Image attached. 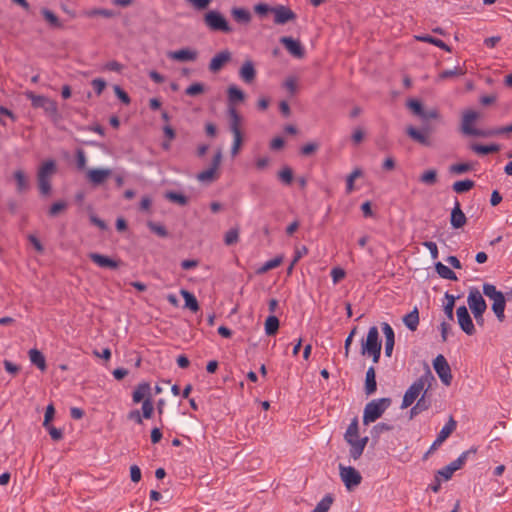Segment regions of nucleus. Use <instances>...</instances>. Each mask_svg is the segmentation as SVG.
<instances>
[{
	"instance_id": "obj_1",
	"label": "nucleus",
	"mask_w": 512,
	"mask_h": 512,
	"mask_svg": "<svg viewBox=\"0 0 512 512\" xmlns=\"http://www.w3.org/2000/svg\"><path fill=\"white\" fill-rule=\"evenodd\" d=\"M436 382L434 375L432 374L429 367L426 368L423 375H421L416 381H414L410 387L406 390L401 408L405 409L410 407L414 401L422 395L425 389L429 390L433 383Z\"/></svg>"
},
{
	"instance_id": "obj_2",
	"label": "nucleus",
	"mask_w": 512,
	"mask_h": 512,
	"mask_svg": "<svg viewBox=\"0 0 512 512\" xmlns=\"http://www.w3.org/2000/svg\"><path fill=\"white\" fill-rule=\"evenodd\" d=\"M392 400L388 397L374 399L365 405L363 412V424L368 425L379 419L391 405Z\"/></svg>"
},
{
	"instance_id": "obj_3",
	"label": "nucleus",
	"mask_w": 512,
	"mask_h": 512,
	"mask_svg": "<svg viewBox=\"0 0 512 512\" xmlns=\"http://www.w3.org/2000/svg\"><path fill=\"white\" fill-rule=\"evenodd\" d=\"M483 293L485 296L493 300L492 311L500 322L505 319L504 311L506 306L505 296L501 291H498L493 284L485 283L483 285Z\"/></svg>"
},
{
	"instance_id": "obj_4",
	"label": "nucleus",
	"mask_w": 512,
	"mask_h": 512,
	"mask_svg": "<svg viewBox=\"0 0 512 512\" xmlns=\"http://www.w3.org/2000/svg\"><path fill=\"white\" fill-rule=\"evenodd\" d=\"M206 27L212 32H222L229 34L233 31L227 19L219 11L210 10L203 16Z\"/></svg>"
},
{
	"instance_id": "obj_5",
	"label": "nucleus",
	"mask_w": 512,
	"mask_h": 512,
	"mask_svg": "<svg viewBox=\"0 0 512 512\" xmlns=\"http://www.w3.org/2000/svg\"><path fill=\"white\" fill-rule=\"evenodd\" d=\"M25 95L31 101V105L33 108L43 109L44 112L47 115H49L53 120L59 119L57 103L54 100L44 95H37L32 91L26 92Z\"/></svg>"
},
{
	"instance_id": "obj_6",
	"label": "nucleus",
	"mask_w": 512,
	"mask_h": 512,
	"mask_svg": "<svg viewBox=\"0 0 512 512\" xmlns=\"http://www.w3.org/2000/svg\"><path fill=\"white\" fill-rule=\"evenodd\" d=\"M467 303L474 315L476 323L480 326H483V314L487 309V304L478 289L473 288L469 291Z\"/></svg>"
},
{
	"instance_id": "obj_7",
	"label": "nucleus",
	"mask_w": 512,
	"mask_h": 512,
	"mask_svg": "<svg viewBox=\"0 0 512 512\" xmlns=\"http://www.w3.org/2000/svg\"><path fill=\"white\" fill-rule=\"evenodd\" d=\"M479 118V113L474 110H467L463 113L462 117V132L469 136L476 137H491L490 129L482 130L472 126V123Z\"/></svg>"
},
{
	"instance_id": "obj_8",
	"label": "nucleus",
	"mask_w": 512,
	"mask_h": 512,
	"mask_svg": "<svg viewBox=\"0 0 512 512\" xmlns=\"http://www.w3.org/2000/svg\"><path fill=\"white\" fill-rule=\"evenodd\" d=\"M435 132V127H433L430 123L423 122L421 129H417L413 126H408L406 128V134L415 142L423 145L430 146L431 141L429 136Z\"/></svg>"
},
{
	"instance_id": "obj_9",
	"label": "nucleus",
	"mask_w": 512,
	"mask_h": 512,
	"mask_svg": "<svg viewBox=\"0 0 512 512\" xmlns=\"http://www.w3.org/2000/svg\"><path fill=\"white\" fill-rule=\"evenodd\" d=\"M222 151L218 149L212 159L210 167L197 174V180L202 183H211L219 178L218 169L222 162Z\"/></svg>"
},
{
	"instance_id": "obj_10",
	"label": "nucleus",
	"mask_w": 512,
	"mask_h": 512,
	"mask_svg": "<svg viewBox=\"0 0 512 512\" xmlns=\"http://www.w3.org/2000/svg\"><path fill=\"white\" fill-rule=\"evenodd\" d=\"M340 478L347 490L352 491L360 485L362 476L358 470L351 466L339 465Z\"/></svg>"
},
{
	"instance_id": "obj_11",
	"label": "nucleus",
	"mask_w": 512,
	"mask_h": 512,
	"mask_svg": "<svg viewBox=\"0 0 512 512\" xmlns=\"http://www.w3.org/2000/svg\"><path fill=\"white\" fill-rule=\"evenodd\" d=\"M433 368L441 382L444 385L449 386L452 382L453 377L450 365L442 354L437 355L436 358L433 360Z\"/></svg>"
},
{
	"instance_id": "obj_12",
	"label": "nucleus",
	"mask_w": 512,
	"mask_h": 512,
	"mask_svg": "<svg viewBox=\"0 0 512 512\" xmlns=\"http://www.w3.org/2000/svg\"><path fill=\"white\" fill-rule=\"evenodd\" d=\"M476 451V448H471L467 451H464L456 460L438 470L437 475L442 476L445 480H449L453 473L459 470L465 464L469 454H475Z\"/></svg>"
},
{
	"instance_id": "obj_13",
	"label": "nucleus",
	"mask_w": 512,
	"mask_h": 512,
	"mask_svg": "<svg viewBox=\"0 0 512 512\" xmlns=\"http://www.w3.org/2000/svg\"><path fill=\"white\" fill-rule=\"evenodd\" d=\"M381 340L379 338L378 328L372 326L369 328L367 337L361 342V354L366 355L367 352H375L381 349Z\"/></svg>"
},
{
	"instance_id": "obj_14",
	"label": "nucleus",
	"mask_w": 512,
	"mask_h": 512,
	"mask_svg": "<svg viewBox=\"0 0 512 512\" xmlns=\"http://www.w3.org/2000/svg\"><path fill=\"white\" fill-rule=\"evenodd\" d=\"M456 316L457 322L463 332H465L469 336L474 335L476 333L474 323L466 306L462 305L458 307L456 310Z\"/></svg>"
},
{
	"instance_id": "obj_15",
	"label": "nucleus",
	"mask_w": 512,
	"mask_h": 512,
	"mask_svg": "<svg viewBox=\"0 0 512 512\" xmlns=\"http://www.w3.org/2000/svg\"><path fill=\"white\" fill-rule=\"evenodd\" d=\"M272 13L274 14V23L278 25H284L297 18V15L289 7L284 5L272 7Z\"/></svg>"
},
{
	"instance_id": "obj_16",
	"label": "nucleus",
	"mask_w": 512,
	"mask_h": 512,
	"mask_svg": "<svg viewBox=\"0 0 512 512\" xmlns=\"http://www.w3.org/2000/svg\"><path fill=\"white\" fill-rule=\"evenodd\" d=\"M88 257L93 263L101 268L117 270L121 266L120 260H116L96 252L89 253Z\"/></svg>"
},
{
	"instance_id": "obj_17",
	"label": "nucleus",
	"mask_w": 512,
	"mask_h": 512,
	"mask_svg": "<svg viewBox=\"0 0 512 512\" xmlns=\"http://www.w3.org/2000/svg\"><path fill=\"white\" fill-rule=\"evenodd\" d=\"M280 43L284 45L286 50L296 58H303L305 56V49L299 40L293 39L289 36L280 38Z\"/></svg>"
},
{
	"instance_id": "obj_18",
	"label": "nucleus",
	"mask_w": 512,
	"mask_h": 512,
	"mask_svg": "<svg viewBox=\"0 0 512 512\" xmlns=\"http://www.w3.org/2000/svg\"><path fill=\"white\" fill-rule=\"evenodd\" d=\"M232 59V54L228 49H225L219 53H217L209 63V70L213 73L220 71L225 64L230 62Z\"/></svg>"
},
{
	"instance_id": "obj_19",
	"label": "nucleus",
	"mask_w": 512,
	"mask_h": 512,
	"mask_svg": "<svg viewBox=\"0 0 512 512\" xmlns=\"http://www.w3.org/2000/svg\"><path fill=\"white\" fill-rule=\"evenodd\" d=\"M467 222V217L461 209L459 201L456 199L454 207L450 213V224L454 229L462 228Z\"/></svg>"
},
{
	"instance_id": "obj_20",
	"label": "nucleus",
	"mask_w": 512,
	"mask_h": 512,
	"mask_svg": "<svg viewBox=\"0 0 512 512\" xmlns=\"http://www.w3.org/2000/svg\"><path fill=\"white\" fill-rule=\"evenodd\" d=\"M229 130L233 135H241L242 116L234 106L228 108Z\"/></svg>"
},
{
	"instance_id": "obj_21",
	"label": "nucleus",
	"mask_w": 512,
	"mask_h": 512,
	"mask_svg": "<svg viewBox=\"0 0 512 512\" xmlns=\"http://www.w3.org/2000/svg\"><path fill=\"white\" fill-rule=\"evenodd\" d=\"M112 174L108 168L91 169L88 172V180L95 186L103 184Z\"/></svg>"
},
{
	"instance_id": "obj_22",
	"label": "nucleus",
	"mask_w": 512,
	"mask_h": 512,
	"mask_svg": "<svg viewBox=\"0 0 512 512\" xmlns=\"http://www.w3.org/2000/svg\"><path fill=\"white\" fill-rule=\"evenodd\" d=\"M382 331L385 336V355L387 357H391L395 344L394 331L392 327L386 322L382 323Z\"/></svg>"
},
{
	"instance_id": "obj_23",
	"label": "nucleus",
	"mask_w": 512,
	"mask_h": 512,
	"mask_svg": "<svg viewBox=\"0 0 512 512\" xmlns=\"http://www.w3.org/2000/svg\"><path fill=\"white\" fill-rule=\"evenodd\" d=\"M240 78L247 84L252 83L256 78V69L251 60H246L239 70Z\"/></svg>"
},
{
	"instance_id": "obj_24",
	"label": "nucleus",
	"mask_w": 512,
	"mask_h": 512,
	"mask_svg": "<svg viewBox=\"0 0 512 512\" xmlns=\"http://www.w3.org/2000/svg\"><path fill=\"white\" fill-rule=\"evenodd\" d=\"M169 58L180 61H195L197 59L198 53L195 50H191L189 48L180 49L174 52L169 53Z\"/></svg>"
},
{
	"instance_id": "obj_25",
	"label": "nucleus",
	"mask_w": 512,
	"mask_h": 512,
	"mask_svg": "<svg viewBox=\"0 0 512 512\" xmlns=\"http://www.w3.org/2000/svg\"><path fill=\"white\" fill-rule=\"evenodd\" d=\"M57 172L56 162L52 159L42 163L37 172V178L51 180V177Z\"/></svg>"
},
{
	"instance_id": "obj_26",
	"label": "nucleus",
	"mask_w": 512,
	"mask_h": 512,
	"mask_svg": "<svg viewBox=\"0 0 512 512\" xmlns=\"http://www.w3.org/2000/svg\"><path fill=\"white\" fill-rule=\"evenodd\" d=\"M364 390L367 396L374 394L377 390L376 372L373 366L366 371Z\"/></svg>"
},
{
	"instance_id": "obj_27",
	"label": "nucleus",
	"mask_w": 512,
	"mask_h": 512,
	"mask_svg": "<svg viewBox=\"0 0 512 512\" xmlns=\"http://www.w3.org/2000/svg\"><path fill=\"white\" fill-rule=\"evenodd\" d=\"M151 387L148 382H142L138 384L133 392L132 399L134 403L141 402L145 397H151Z\"/></svg>"
},
{
	"instance_id": "obj_28",
	"label": "nucleus",
	"mask_w": 512,
	"mask_h": 512,
	"mask_svg": "<svg viewBox=\"0 0 512 512\" xmlns=\"http://www.w3.org/2000/svg\"><path fill=\"white\" fill-rule=\"evenodd\" d=\"M29 359L32 364H34L41 371H45L47 369V364L45 360V356L38 349H30L28 352Z\"/></svg>"
},
{
	"instance_id": "obj_29",
	"label": "nucleus",
	"mask_w": 512,
	"mask_h": 512,
	"mask_svg": "<svg viewBox=\"0 0 512 512\" xmlns=\"http://www.w3.org/2000/svg\"><path fill=\"white\" fill-rule=\"evenodd\" d=\"M41 14L44 17L45 21L48 23L49 27L53 29L63 28V23L60 21L58 16L48 8H42Z\"/></svg>"
},
{
	"instance_id": "obj_30",
	"label": "nucleus",
	"mask_w": 512,
	"mask_h": 512,
	"mask_svg": "<svg viewBox=\"0 0 512 512\" xmlns=\"http://www.w3.org/2000/svg\"><path fill=\"white\" fill-rule=\"evenodd\" d=\"M231 15L233 19L240 24H248L252 18L251 13L247 9L240 7L232 8Z\"/></svg>"
},
{
	"instance_id": "obj_31",
	"label": "nucleus",
	"mask_w": 512,
	"mask_h": 512,
	"mask_svg": "<svg viewBox=\"0 0 512 512\" xmlns=\"http://www.w3.org/2000/svg\"><path fill=\"white\" fill-rule=\"evenodd\" d=\"M13 177L16 182V190L18 193H23L29 189V180L23 170H16Z\"/></svg>"
},
{
	"instance_id": "obj_32",
	"label": "nucleus",
	"mask_w": 512,
	"mask_h": 512,
	"mask_svg": "<svg viewBox=\"0 0 512 512\" xmlns=\"http://www.w3.org/2000/svg\"><path fill=\"white\" fill-rule=\"evenodd\" d=\"M403 323L409 330H417L419 325V311L417 307L403 317Z\"/></svg>"
},
{
	"instance_id": "obj_33",
	"label": "nucleus",
	"mask_w": 512,
	"mask_h": 512,
	"mask_svg": "<svg viewBox=\"0 0 512 512\" xmlns=\"http://www.w3.org/2000/svg\"><path fill=\"white\" fill-rule=\"evenodd\" d=\"M470 149L479 155H487L489 153L498 152L500 150V145L499 144L482 145L479 143H473V144H471Z\"/></svg>"
},
{
	"instance_id": "obj_34",
	"label": "nucleus",
	"mask_w": 512,
	"mask_h": 512,
	"mask_svg": "<svg viewBox=\"0 0 512 512\" xmlns=\"http://www.w3.org/2000/svg\"><path fill=\"white\" fill-rule=\"evenodd\" d=\"M180 294L184 298L185 308H188L192 312H197L199 310V304L194 294L185 289H181Z\"/></svg>"
},
{
	"instance_id": "obj_35",
	"label": "nucleus",
	"mask_w": 512,
	"mask_h": 512,
	"mask_svg": "<svg viewBox=\"0 0 512 512\" xmlns=\"http://www.w3.org/2000/svg\"><path fill=\"white\" fill-rule=\"evenodd\" d=\"M229 107L237 102H242L245 99L244 92L235 85L229 86L227 90Z\"/></svg>"
},
{
	"instance_id": "obj_36",
	"label": "nucleus",
	"mask_w": 512,
	"mask_h": 512,
	"mask_svg": "<svg viewBox=\"0 0 512 512\" xmlns=\"http://www.w3.org/2000/svg\"><path fill=\"white\" fill-rule=\"evenodd\" d=\"M415 39L417 41L433 44L447 52H451L450 46H448L444 41H442L441 39L432 37L430 35H418V36H415Z\"/></svg>"
},
{
	"instance_id": "obj_37",
	"label": "nucleus",
	"mask_w": 512,
	"mask_h": 512,
	"mask_svg": "<svg viewBox=\"0 0 512 512\" xmlns=\"http://www.w3.org/2000/svg\"><path fill=\"white\" fill-rule=\"evenodd\" d=\"M435 270L438 275L447 280L456 281L457 276L453 270H451L448 266L444 265L442 262L435 263Z\"/></svg>"
},
{
	"instance_id": "obj_38",
	"label": "nucleus",
	"mask_w": 512,
	"mask_h": 512,
	"mask_svg": "<svg viewBox=\"0 0 512 512\" xmlns=\"http://www.w3.org/2000/svg\"><path fill=\"white\" fill-rule=\"evenodd\" d=\"M279 325H280V322H279V319L277 316H275V315L268 316L266 318L265 324H264L265 333L268 336L275 335L278 332Z\"/></svg>"
},
{
	"instance_id": "obj_39",
	"label": "nucleus",
	"mask_w": 512,
	"mask_h": 512,
	"mask_svg": "<svg viewBox=\"0 0 512 512\" xmlns=\"http://www.w3.org/2000/svg\"><path fill=\"white\" fill-rule=\"evenodd\" d=\"M419 181L425 185L433 186L438 181V173L436 169H428L424 171L420 177Z\"/></svg>"
},
{
	"instance_id": "obj_40",
	"label": "nucleus",
	"mask_w": 512,
	"mask_h": 512,
	"mask_svg": "<svg viewBox=\"0 0 512 512\" xmlns=\"http://www.w3.org/2000/svg\"><path fill=\"white\" fill-rule=\"evenodd\" d=\"M456 427L457 422L450 416L448 422L442 427L437 437L445 441L455 431Z\"/></svg>"
},
{
	"instance_id": "obj_41",
	"label": "nucleus",
	"mask_w": 512,
	"mask_h": 512,
	"mask_svg": "<svg viewBox=\"0 0 512 512\" xmlns=\"http://www.w3.org/2000/svg\"><path fill=\"white\" fill-rule=\"evenodd\" d=\"M475 186V182L470 179L456 181L452 185V189L454 192L458 194L466 193L471 190Z\"/></svg>"
},
{
	"instance_id": "obj_42",
	"label": "nucleus",
	"mask_w": 512,
	"mask_h": 512,
	"mask_svg": "<svg viewBox=\"0 0 512 512\" xmlns=\"http://www.w3.org/2000/svg\"><path fill=\"white\" fill-rule=\"evenodd\" d=\"M334 497L332 494H326L316 505L312 512H328L333 504Z\"/></svg>"
},
{
	"instance_id": "obj_43",
	"label": "nucleus",
	"mask_w": 512,
	"mask_h": 512,
	"mask_svg": "<svg viewBox=\"0 0 512 512\" xmlns=\"http://www.w3.org/2000/svg\"><path fill=\"white\" fill-rule=\"evenodd\" d=\"M147 227L152 233L156 234L161 238H167L169 236V232L167 231L166 227L160 223L148 221Z\"/></svg>"
},
{
	"instance_id": "obj_44",
	"label": "nucleus",
	"mask_w": 512,
	"mask_h": 512,
	"mask_svg": "<svg viewBox=\"0 0 512 512\" xmlns=\"http://www.w3.org/2000/svg\"><path fill=\"white\" fill-rule=\"evenodd\" d=\"M359 436V426H358V418L355 417L352 419L351 423L349 424L345 434L344 439L345 441H348V439H357Z\"/></svg>"
},
{
	"instance_id": "obj_45",
	"label": "nucleus",
	"mask_w": 512,
	"mask_h": 512,
	"mask_svg": "<svg viewBox=\"0 0 512 512\" xmlns=\"http://www.w3.org/2000/svg\"><path fill=\"white\" fill-rule=\"evenodd\" d=\"M445 298L447 299V303L444 305V313L450 321L454 320V306L456 297L448 292L445 293Z\"/></svg>"
},
{
	"instance_id": "obj_46",
	"label": "nucleus",
	"mask_w": 512,
	"mask_h": 512,
	"mask_svg": "<svg viewBox=\"0 0 512 512\" xmlns=\"http://www.w3.org/2000/svg\"><path fill=\"white\" fill-rule=\"evenodd\" d=\"M346 442L350 445V450H349L350 457L353 458L354 460L359 459L364 451L363 446H361L358 443L357 439H352V440L348 439V441H346Z\"/></svg>"
},
{
	"instance_id": "obj_47",
	"label": "nucleus",
	"mask_w": 512,
	"mask_h": 512,
	"mask_svg": "<svg viewBox=\"0 0 512 512\" xmlns=\"http://www.w3.org/2000/svg\"><path fill=\"white\" fill-rule=\"evenodd\" d=\"M283 261V257L282 256H277L273 259H270L269 261L265 262V264L263 266H261L258 270H257V273L258 274H264L278 266H280V264L282 263Z\"/></svg>"
},
{
	"instance_id": "obj_48",
	"label": "nucleus",
	"mask_w": 512,
	"mask_h": 512,
	"mask_svg": "<svg viewBox=\"0 0 512 512\" xmlns=\"http://www.w3.org/2000/svg\"><path fill=\"white\" fill-rule=\"evenodd\" d=\"M165 198L181 206H185L188 204V198L185 195L175 191H168L165 194Z\"/></svg>"
},
{
	"instance_id": "obj_49",
	"label": "nucleus",
	"mask_w": 512,
	"mask_h": 512,
	"mask_svg": "<svg viewBox=\"0 0 512 512\" xmlns=\"http://www.w3.org/2000/svg\"><path fill=\"white\" fill-rule=\"evenodd\" d=\"M392 429V425L381 422L373 426L371 430V435L374 439H378L382 433L391 431Z\"/></svg>"
},
{
	"instance_id": "obj_50",
	"label": "nucleus",
	"mask_w": 512,
	"mask_h": 512,
	"mask_svg": "<svg viewBox=\"0 0 512 512\" xmlns=\"http://www.w3.org/2000/svg\"><path fill=\"white\" fill-rule=\"evenodd\" d=\"M239 241V229L231 228L229 229L224 236V243L227 246H231L236 244Z\"/></svg>"
},
{
	"instance_id": "obj_51",
	"label": "nucleus",
	"mask_w": 512,
	"mask_h": 512,
	"mask_svg": "<svg viewBox=\"0 0 512 512\" xmlns=\"http://www.w3.org/2000/svg\"><path fill=\"white\" fill-rule=\"evenodd\" d=\"M473 168L471 163H456L449 167V172L452 174H464L471 171Z\"/></svg>"
},
{
	"instance_id": "obj_52",
	"label": "nucleus",
	"mask_w": 512,
	"mask_h": 512,
	"mask_svg": "<svg viewBox=\"0 0 512 512\" xmlns=\"http://www.w3.org/2000/svg\"><path fill=\"white\" fill-rule=\"evenodd\" d=\"M417 409L422 412L428 410L431 407V399L428 396V390L425 389L420 398L416 402Z\"/></svg>"
},
{
	"instance_id": "obj_53",
	"label": "nucleus",
	"mask_w": 512,
	"mask_h": 512,
	"mask_svg": "<svg viewBox=\"0 0 512 512\" xmlns=\"http://www.w3.org/2000/svg\"><path fill=\"white\" fill-rule=\"evenodd\" d=\"M308 253V249L305 246H302L301 248L296 249L295 255L293 257L292 262L290 263L289 267L287 268V274L291 275L292 271L294 269L295 264Z\"/></svg>"
},
{
	"instance_id": "obj_54",
	"label": "nucleus",
	"mask_w": 512,
	"mask_h": 512,
	"mask_svg": "<svg viewBox=\"0 0 512 512\" xmlns=\"http://www.w3.org/2000/svg\"><path fill=\"white\" fill-rule=\"evenodd\" d=\"M362 175V170L359 168H356L353 170L346 179V192L351 193L354 190V181L356 178L360 177Z\"/></svg>"
},
{
	"instance_id": "obj_55",
	"label": "nucleus",
	"mask_w": 512,
	"mask_h": 512,
	"mask_svg": "<svg viewBox=\"0 0 512 512\" xmlns=\"http://www.w3.org/2000/svg\"><path fill=\"white\" fill-rule=\"evenodd\" d=\"M67 208V203L65 201H58V202H55L53 203L49 210H48V215L50 217H56L58 216L61 212L65 211Z\"/></svg>"
},
{
	"instance_id": "obj_56",
	"label": "nucleus",
	"mask_w": 512,
	"mask_h": 512,
	"mask_svg": "<svg viewBox=\"0 0 512 512\" xmlns=\"http://www.w3.org/2000/svg\"><path fill=\"white\" fill-rule=\"evenodd\" d=\"M465 74V70L460 67H455L454 69L444 70L442 71L438 77L440 80H446L454 76H462Z\"/></svg>"
},
{
	"instance_id": "obj_57",
	"label": "nucleus",
	"mask_w": 512,
	"mask_h": 512,
	"mask_svg": "<svg viewBox=\"0 0 512 512\" xmlns=\"http://www.w3.org/2000/svg\"><path fill=\"white\" fill-rule=\"evenodd\" d=\"M278 178L285 185H290L293 181V171L290 167H284L278 172Z\"/></svg>"
},
{
	"instance_id": "obj_58",
	"label": "nucleus",
	"mask_w": 512,
	"mask_h": 512,
	"mask_svg": "<svg viewBox=\"0 0 512 512\" xmlns=\"http://www.w3.org/2000/svg\"><path fill=\"white\" fill-rule=\"evenodd\" d=\"M205 91L204 84L200 82H195L186 88L185 94L188 96H198Z\"/></svg>"
},
{
	"instance_id": "obj_59",
	"label": "nucleus",
	"mask_w": 512,
	"mask_h": 512,
	"mask_svg": "<svg viewBox=\"0 0 512 512\" xmlns=\"http://www.w3.org/2000/svg\"><path fill=\"white\" fill-rule=\"evenodd\" d=\"M407 107L411 110V112L414 115H416L418 117H419V115H422L423 109H424V105L422 104V102L417 99L408 100Z\"/></svg>"
},
{
	"instance_id": "obj_60",
	"label": "nucleus",
	"mask_w": 512,
	"mask_h": 512,
	"mask_svg": "<svg viewBox=\"0 0 512 512\" xmlns=\"http://www.w3.org/2000/svg\"><path fill=\"white\" fill-rule=\"evenodd\" d=\"M39 192L42 196H48L51 193L52 186L51 180L45 178H37Z\"/></svg>"
},
{
	"instance_id": "obj_61",
	"label": "nucleus",
	"mask_w": 512,
	"mask_h": 512,
	"mask_svg": "<svg viewBox=\"0 0 512 512\" xmlns=\"http://www.w3.org/2000/svg\"><path fill=\"white\" fill-rule=\"evenodd\" d=\"M153 411H154V407H153V403H152L151 397L145 398L143 403H142L143 417L146 418V419L151 418L152 414H153Z\"/></svg>"
},
{
	"instance_id": "obj_62",
	"label": "nucleus",
	"mask_w": 512,
	"mask_h": 512,
	"mask_svg": "<svg viewBox=\"0 0 512 512\" xmlns=\"http://www.w3.org/2000/svg\"><path fill=\"white\" fill-rule=\"evenodd\" d=\"M419 117L422 119L423 122H427L430 119L439 120L441 118L439 111L436 108H432L429 110L424 108L422 115H419Z\"/></svg>"
},
{
	"instance_id": "obj_63",
	"label": "nucleus",
	"mask_w": 512,
	"mask_h": 512,
	"mask_svg": "<svg viewBox=\"0 0 512 512\" xmlns=\"http://www.w3.org/2000/svg\"><path fill=\"white\" fill-rule=\"evenodd\" d=\"M195 10L203 11L206 10L211 4L212 0H185Z\"/></svg>"
},
{
	"instance_id": "obj_64",
	"label": "nucleus",
	"mask_w": 512,
	"mask_h": 512,
	"mask_svg": "<svg viewBox=\"0 0 512 512\" xmlns=\"http://www.w3.org/2000/svg\"><path fill=\"white\" fill-rule=\"evenodd\" d=\"M113 89H114L115 95L118 97V99L122 103H124L126 105L130 104L131 99H130L129 95L120 86L115 85Z\"/></svg>"
}]
</instances>
